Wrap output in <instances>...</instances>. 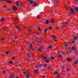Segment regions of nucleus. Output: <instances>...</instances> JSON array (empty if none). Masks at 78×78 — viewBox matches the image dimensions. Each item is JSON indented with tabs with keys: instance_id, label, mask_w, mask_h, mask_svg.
Here are the masks:
<instances>
[{
	"instance_id": "39448f33",
	"label": "nucleus",
	"mask_w": 78,
	"mask_h": 78,
	"mask_svg": "<svg viewBox=\"0 0 78 78\" xmlns=\"http://www.w3.org/2000/svg\"><path fill=\"white\" fill-rule=\"evenodd\" d=\"M73 39L75 41H76V39H78V36H75L73 37Z\"/></svg>"
},
{
	"instance_id": "c756f323",
	"label": "nucleus",
	"mask_w": 78,
	"mask_h": 78,
	"mask_svg": "<svg viewBox=\"0 0 78 78\" xmlns=\"http://www.w3.org/2000/svg\"><path fill=\"white\" fill-rule=\"evenodd\" d=\"M9 64H12V63H13V62H12V61H11L9 62Z\"/></svg>"
},
{
	"instance_id": "dca6fc26",
	"label": "nucleus",
	"mask_w": 78,
	"mask_h": 78,
	"mask_svg": "<svg viewBox=\"0 0 78 78\" xmlns=\"http://www.w3.org/2000/svg\"><path fill=\"white\" fill-rule=\"evenodd\" d=\"M75 10H76V11H77V12H78V7H75Z\"/></svg>"
},
{
	"instance_id": "de8ad7c7",
	"label": "nucleus",
	"mask_w": 78,
	"mask_h": 78,
	"mask_svg": "<svg viewBox=\"0 0 78 78\" xmlns=\"http://www.w3.org/2000/svg\"><path fill=\"white\" fill-rule=\"evenodd\" d=\"M75 2H78V0H74Z\"/></svg>"
},
{
	"instance_id": "ddd939ff",
	"label": "nucleus",
	"mask_w": 78,
	"mask_h": 78,
	"mask_svg": "<svg viewBox=\"0 0 78 78\" xmlns=\"http://www.w3.org/2000/svg\"><path fill=\"white\" fill-rule=\"evenodd\" d=\"M6 2L7 3H11L12 1H6Z\"/></svg>"
},
{
	"instance_id": "20e7f679",
	"label": "nucleus",
	"mask_w": 78,
	"mask_h": 78,
	"mask_svg": "<svg viewBox=\"0 0 78 78\" xmlns=\"http://www.w3.org/2000/svg\"><path fill=\"white\" fill-rule=\"evenodd\" d=\"M41 57L43 59H46L47 57L46 56H44V55H42L41 56Z\"/></svg>"
},
{
	"instance_id": "6ab92c4d",
	"label": "nucleus",
	"mask_w": 78,
	"mask_h": 78,
	"mask_svg": "<svg viewBox=\"0 0 78 78\" xmlns=\"http://www.w3.org/2000/svg\"><path fill=\"white\" fill-rule=\"evenodd\" d=\"M48 23H49V21L48 20H46V24H48Z\"/></svg>"
},
{
	"instance_id": "a211bd4d",
	"label": "nucleus",
	"mask_w": 78,
	"mask_h": 78,
	"mask_svg": "<svg viewBox=\"0 0 78 78\" xmlns=\"http://www.w3.org/2000/svg\"><path fill=\"white\" fill-rule=\"evenodd\" d=\"M78 63V60L74 62V64L75 65H76V64H77V63Z\"/></svg>"
},
{
	"instance_id": "473e14b6",
	"label": "nucleus",
	"mask_w": 78,
	"mask_h": 78,
	"mask_svg": "<svg viewBox=\"0 0 78 78\" xmlns=\"http://www.w3.org/2000/svg\"><path fill=\"white\" fill-rule=\"evenodd\" d=\"M49 30H52V27H49Z\"/></svg>"
},
{
	"instance_id": "13d9d810",
	"label": "nucleus",
	"mask_w": 78,
	"mask_h": 78,
	"mask_svg": "<svg viewBox=\"0 0 78 78\" xmlns=\"http://www.w3.org/2000/svg\"><path fill=\"white\" fill-rule=\"evenodd\" d=\"M7 71H8V72H9V71H10L9 69H7Z\"/></svg>"
},
{
	"instance_id": "72a5a7b5",
	"label": "nucleus",
	"mask_w": 78,
	"mask_h": 78,
	"mask_svg": "<svg viewBox=\"0 0 78 78\" xmlns=\"http://www.w3.org/2000/svg\"><path fill=\"white\" fill-rule=\"evenodd\" d=\"M51 66H48V69H50Z\"/></svg>"
},
{
	"instance_id": "79ce46f5",
	"label": "nucleus",
	"mask_w": 78,
	"mask_h": 78,
	"mask_svg": "<svg viewBox=\"0 0 78 78\" xmlns=\"http://www.w3.org/2000/svg\"><path fill=\"white\" fill-rule=\"evenodd\" d=\"M67 71H70V69H69V68H67Z\"/></svg>"
},
{
	"instance_id": "cd10ccee",
	"label": "nucleus",
	"mask_w": 78,
	"mask_h": 78,
	"mask_svg": "<svg viewBox=\"0 0 78 78\" xmlns=\"http://www.w3.org/2000/svg\"><path fill=\"white\" fill-rule=\"evenodd\" d=\"M70 51V48H69V51H66V53L67 55H69V52Z\"/></svg>"
},
{
	"instance_id": "4be33fe9",
	"label": "nucleus",
	"mask_w": 78,
	"mask_h": 78,
	"mask_svg": "<svg viewBox=\"0 0 78 78\" xmlns=\"http://www.w3.org/2000/svg\"><path fill=\"white\" fill-rule=\"evenodd\" d=\"M2 8H6V7H7V5H5L2 6Z\"/></svg>"
},
{
	"instance_id": "680f3d73",
	"label": "nucleus",
	"mask_w": 78,
	"mask_h": 78,
	"mask_svg": "<svg viewBox=\"0 0 78 78\" xmlns=\"http://www.w3.org/2000/svg\"><path fill=\"white\" fill-rule=\"evenodd\" d=\"M16 20H18V18H16V19H15V21H16Z\"/></svg>"
},
{
	"instance_id": "0eeeda50",
	"label": "nucleus",
	"mask_w": 78,
	"mask_h": 78,
	"mask_svg": "<svg viewBox=\"0 0 78 78\" xmlns=\"http://www.w3.org/2000/svg\"><path fill=\"white\" fill-rule=\"evenodd\" d=\"M13 9H14L15 10L17 11V10H18V9H17V8H16V6H14L13 7Z\"/></svg>"
},
{
	"instance_id": "1a4fd4ad",
	"label": "nucleus",
	"mask_w": 78,
	"mask_h": 78,
	"mask_svg": "<svg viewBox=\"0 0 78 78\" xmlns=\"http://www.w3.org/2000/svg\"><path fill=\"white\" fill-rule=\"evenodd\" d=\"M64 44H65L64 46L65 47H68V44H67L66 42H64Z\"/></svg>"
},
{
	"instance_id": "a19ab883",
	"label": "nucleus",
	"mask_w": 78,
	"mask_h": 78,
	"mask_svg": "<svg viewBox=\"0 0 78 78\" xmlns=\"http://www.w3.org/2000/svg\"><path fill=\"white\" fill-rule=\"evenodd\" d=\"M61 67H62L63 69H65V68H66V67H65L64 66H61Z\"/></svg>"
},
{
	"instance_id": "09e8293b",
	"label": "nucleus",
	"mask_w": 78,
	"mask_h": 78,
	"mask_svg": "<svg viewBox=\"0 0 78 78\" xmlns=\"http://www.w3.org/2000/svg\"><path fill=\"white\" fill-rule=\"evenodd\" d=\"M15 27L16 28H17V29H18L19 28V27L17 26H15Z\"/></svg>"
},
{
	"instance_id": "58836bf2",
	"label": "nucleus",
	"mask_w": 78,
	"mask_h": 78,
	"mask_svg": "<svg viewBox=\"0 0 78 78\" xmlns=\"http://www.w3.org/2000/svg\"><path fill=\"white\" fill-rule=\"evenodd\" d=\"M10 78H14V76H10L9 77Z\"/></svg>"
},
{
	"instance_id": "69168bd1",
	"label": "nucleus",
	"mask_w": 78,
	"mask_h": 78,
	"mask_svg": "<svg viewBox=\"0 0 78 78\" xmlns=\"http://www.w3.org/2000/svg\"><path fill=\"white\" fill-rule=\"evenodd\" d=\"M40 29V28L39 27H37V30H39V29Z\"/></svg>"
},
{
	"instance_id": "b1692460",
	"label": "nucleus",
	"mask_w": 78,
	"mask_h": 78,
	"mask_svg": "<svg viewBox=\"0 0 78 78\" xmlns=\"http://www.w3.org/2000/svg\"><path fill=\"white\" fill-rule=\"evenodd\" d=\"M62 24H63V25H65V24H68V23L66 22H64L62 23Z\"/></svg>"
},
{
	"instance_id": "7ed1b4c3",
	"label": "nucleus",
	"mask_w": 78,
	"mask_h": 78,
	"mask_svg": "<svg viewBox=\"0 0 78 78\" xmlns=\"http://www.w3.org/2000/svg\"><path fill=\"white\" fill-rule=\"evenodd\" d=\"M44 48V47H40L38 48V50L39 51L41 52L42 51V49Z\"/></svg>"
},
{
	"instance_id": "052dcab7",
	"label": "nucleus",
	"mask_w": 78,
	"mask_h": 78,
	"mask_svg": "<svg viewBox=\"0 0 78 78\" xmlns=\"http://www.w3.org/2000/svg\"><path fill=\"white\" fill-rule=\"evenodd\" d=\"M40 42L41 43H42V41H41V40H40Z\"/></svg>"
},
{
	"instance_id": "603ef678",
	"label": "nucleus",
	"mask_w": 78,
	"mask_h": 78,
	"mask_svg": "<svg viewBox=\"0 0 78 78\" xmlns=\"http://www.w3.org/2000/svg\"><path fill=\"white\" fill-rule=\"evenodd\" d=\"M45 76H44V75H42V78H44V77H45Z\"/></svg>"
},
{
	"instance_id": "2eb2a0df",
	"label": "nucleus",
	"mask_w": 78,
	"mask_h": 78,
	"mask_svg": "<svg viewBox=\"0 0 78 78\" xmlns=\"http://www.w3.org/2000/svg\"><path fill=\"white\" fill-rule=\"evenodd\" d=\"M27 55L29 58H31V55H30L29 53L27 54Z\"/></svg>"
},
{
	"instance_id": "423d86ee",
	"label": "nucleus",
	"mask_w": 78,
	"mask_h": 78,
	"mask_svg": "<svg viewBox=\"0 0 78 78\" xmlns=\"http://www.w3.org/2000/svg\"><path fill=\"white\" fill-rule=\"evenodd\" d=\"M39 69H37V70L36 69H35L34 70V72L36 73H38L39 72Z\"/></svg>"
},
{
	"instance_id": "c03bdc74",
	"label": "nucleus",
	"mask_w": 78,
	"mask_h": 78,
	"mask_svg": "<svg viewBox=\"0 0 78 78\" xmlns=\"http://www.w3.org/2000/svg\"><path fill=\"white\" fill-rule=\"evenodd\" d=\"M39 17L40 16L39 15H38L37 16V19H38V20L39 19Z\"/></svg>"
},
{
	"instance_id": "f03ea898",
	"label": "nucleus",
	"mask_w": 78,
	"mask_h": 78,
	"mask_svg": "<svg viewBox=\"0 0 78 78\" xmlns=\"http://www.w3.org/2000/svg\"><path fill=\"white\" fill-rule=\"evenodd\" d=\"M70 11L69 12V14H74V10L73 9H70Z\"/></svg>"
},
{
	"instance_id": "0e129e2a",
	"label": "nucleus",
	"mask_w": 78,
	"mask_h": 78,
	"mask_svg": "<svg viewBox=\"0 0 78 78\" xmlns=\"http://www.w3.org/2000/svg\"><path fill=\"white\" fill-rule=\"evenodd\" d=\"M38 66H39V65H37L36 66V67H37Z\"/></svg>"
},
{
	"instance_id": "e433bc0d",
	"label": "nucleus",
	"mask_w": 78,
	"mask_h": 78,
	"mask_svg": "<svg viewBox=\"0 0 78 78\" xmlns=\"http://www.w3.org/2000/svg\"><path fill=\"white\" fill-rule=\"evenodd\" d=\"M4 20H3V18H2L1 19V22H3Z\"/></svg>"
},
{
	"instance_id": "4468645a",
	"label": "nucleus",
	"mask_w": 78,
	"mask_h": 78,
	"mask_svg": "<svg viewBox=\"0 0 78 78\" xmlns=\"http://www.w3.org/2000/svg\"><path fill=\"white\" fill-rule=\"evenodd\" d=\"M54 3L55 5L57 4V1H56V0H54Z\"/></svg>"
},
{
	"instance_id": "bf43d9fd",
	"label": "nucleus",
	"mask_w": 78,
	"mask_h": 78,
	"mask_svg": "<svg viewBox=\"0 0 78 78\" xmlns=\"http://www.w3.org/2000/svg\"><path fill=\"white\" fill-rule=\"evenodd\" d=\"M21 6H23V3H21Z\"/></svg>"
},
{
	"instance_id": "aec40b11",
	"label": "nucleus",
	"mask_w": 78,
	"mask_h": 78,
	"mask_svg": "<svg viewBox=\"0 0 78 78\" xmlns=\"http://www.w3.org/2000/svg\"><path fill=\"white\" fill-rule=\"evenodd\" d=\"M67 60H68V61H72V59L71 58H68L67 59Z\"/></svg>"
},
{
	"instance_id": "338daca9",
	"label": "nucleus",
	"mask_w": 78,
	"mask_h": 78,
	"mask_svg": "<svg viewBox=\"0 0 78 78\" xmlns=\"http://www.w3.org/2000/svg\"><path fill=\"white\" fill-rule=\"evenodd\" d=\"M23 73H24V74H25V73H26V72H23Z\"/></svg>"
},
{
	"instance_id": "5701e85b",
	"label": "nucleus",
	"mask_w": 78,
	"mask_h": 78,
	"mask_svg": "<svg viewBox=\"0 0 78 78\" xmlns=\"http://www.w3.org/2000/svg\"><path fill=\"white\" fill-rule=\"evenodd\" d=\"M41 33H40L39 32L37 33V34L38 36H41Z\"/></svg>"
},
{
	"instance_id": "f257e3e1",
	"label": "nucleus",
	"mask_w": 78,
	"mask_h": 78,
	"mask_svg": "<svg viewBox=\"0 0 78 78\" xmlns=\"http://www.w3.org/2000/svg\"><path fill=\"white\" fill-rule=\"evenodd\" d=\"M57 55L58 56V58H61L62 57V55H60V51H58Z\"/></svg>"
},
{
	"instance_id": "c85d7f7f",
	"label": "nucleus",
	"mask_w": 78,
	"mask_h": 78,
	"mask_svg": "<svg viewBox=\"0 0 78 78\" xmlns=\"http://www.w3.org/2000/svg\"><path fill=\"white\" fill-rule=\"evenodd\" d=\"M61 73H59L58 75L57 76H58L59 77L60 76H61Z\"/></svg>"
},
{
	"instance_id": "37998d69",
	"label": "nucleus",
	"mask_w": 78,
	"mask_h": 78,
	"mask_svg": "<svg viewBox=\"0 0 78 78\" xmlns=\"http://www.w3.org/2000/svg\"><path fill=\"white\" fill-rule=\"evenodd\" d=\"M2 72L3 73H6V71H2Z\"/></svg>"
},
{
	"instance_id": "6e6552de",
	"label": "nucleus",
	"mask_w": 78,
	"mask_h": 78,
	"mask_svg": "<svg viewBox=\"0 0 78 78\" xmlns=\"http://www.w3.org/2000/svg\"><path fill=\"white\" fill-rule=\"evenodd\" d=\"M37 5V3H36V2H35L33 3V5L34 7H36Z\"/></svg>"
},
{
	"instance_id": "f3484780",
	"label": "nucleus",
	"mask_w": 78,
	"mask_h": 78,
	"mask_svg": "<svg viewBox=\"0 0 78 78\" xmlns=\"http://www.w3.org/2000/svg\"><path fill=\"white\" fill-rule=\"evenodd\" d=\"M72 49L73 50H75L76 49V48L75 47H72Z\"/></svg>"
},
{
	"instance_id": "c9c22d12",
	"label": "nucleus",
	"mask_w": 78,
	"mask_h": 78,
	"mask_svg": "<svg viewBox=\"0 0 78 78\" xmlns=\"http://www.w3.org/2000/svg\"><path fill=\"white\" fill-rule=\"evenodd\" d=\"M58 72H54V74H57V73H58Z\"/></svg>"
},
{
	"instance_id": "ea45409f",
	"label": "nucleus",
	"mask_w": 78,
	"mask_h": 78,
	"mask_svg": "<svg viewBox=\"0 0 78 78\" xmlns=\"http://www.w3.org/2000/svg\"><path fill=\"white\" fill-rule=\"evenodd\" d=\"M48 48H52V47H51V46H49L48 47Z\"/></svg>"
},
{
	"instance_id": "f8f14e48",
	"label": "nucleus",
	"mask_w": 78,
	"mask_h": 78,
	"mask_svg": "<svg viewBox=\"0 0 78 78\" xmlns=\"http://www.w3.org/2000/svg\"><path fill=\"white\" fill-rule=\"evenodd\" d=\"M51 37L54 39H56V37H57L55 36V35H51Z\"/></svg>"
},
{
	"instance_id": "774afa93",
	"label": "nucleus",
	"mask_w": 78,
	"mask_h": 78,
	"mask_svg": "<svg viewBox=\"0 0 78 78\" xmlns=\"http://www.w3.org/2000/svg\"><path fill=\"white\" fill-rule=\"evenodd\" d=\"M15 58V57H13L12 58V59H14Z\"/></svg>"
},
{
	"instance_id": "9d476101",
	"label": "nucleus",
	"mask_w": 78,
	"mask_h": 78,
	"mask_svg": "<svg viewBox=\"0 0 78 78\" xmlns=\"http://www.w3.org/2000/svg\"><path fill=\"white\" fill-rule=\"evenodd\" d=\"M54 21H55V19H53V18H52L51 19V22H52V23H54Z\"/></svg>"
},
{
	"instance_id": "4d7b16f0",
	"label": "nucleus",
	"mask_w": 78,
	"mask_h": 78,
	"mask_svg": "<svg viewBox=\"0 0 78 78\" xmlns=\"http://www.w3.org/2000/svg\"><path fill=\"white\" fill-rule=\"evenodd\" d=\"M55 42H57V39H55Z\"/></svg>"
},
{
	"instance_id": "864d4df0",
	"label": "nucleus",
	"mask_w": 78,
	"mask_h": 78,
	"mask_svg": "<svg viewBox=\"0 0 78 78\" xmlns=\"http://www.w3.org/2000/svg\"><path fill=\"white\" fill-rule=\"evenodd\" d=\"M18 30H19V31H21V29L19 28L18 29Z\"/></svg>"
},
{
	"instance_id": "6e6d98bb",
	"label": "nucleus",
	"mask_w": 78,
	"mask_h": 78,
	"mask_svg": "<svg viewBox=\"0 0 78 78\" xmlns=\"http://www.w3.org/2000/svg\"><path fill=\"white\" fill-rule=\"evenodd\" d=\"M3 30L4 31H6V29H3Z\"/></svg>"
},
{
	"instance_id": "8fccbe9b",
	"label": "nucleus",
	"mask_w": 78,
	"mask_h": 78,
	"mask_svg": "<svg viewBox=\"0 0 78 78\" xmlns=\"http://www.w3.org/2000/svg\"><path fill=\"white\" fill-rule=\"evenodd\" d=\"M33 45L32 44H30V46L29 48H30V47H32V46Z\"/></svg>"
},
{
	"instance_id": "4c0bfd02",
	"label": "nucleus",
	"mask_w": 78,
	"mask_h": 78,
	"mask_svg": "<svg viewBox=\"0 0 78 78\" xmlns=\"http://www.w3.org/2000/svg\"><path fill=\"white\" fill-rule=\"evenodd\" d=\"M75 41H73L72 42L71 44H74V43H75Z\"/></svg>"
},
{
	"instance_id": "393cba45",
	"label": "nucleus",
	"mask_w": 78,
	"mask_h": 78,
	"mask_svg": "<svg viewBox=\"0 0 78 78\" xmlns=\"http://www.w3.org/2000/svg\"><path fill=\"white\" fill-rule=\"evenodd\" d=\"M38 67H42V64H40L38 65Z\"/></svg>"
},
{
	"instance_id": "49530a36",
	"label": "nucleus",
	"mask_w": 78,
	"mask_h": 78,
	"mask_svg": "<svg viewBox=\"0 0 78 78\" xmlns=\"http://www.w3.org/2000/svg\"><path fill=\"white\" fill-rule=\"evenodd\" d=\"M5 39L3 37H1V40H4Z\"/></svg>"
},
{
	"instance_id": "2f4dec72",
	"label": "nucleus",
	"mask_w": 78,
	"mask_h": 78,
	"mask_svg": "<svg viewBox=\"0 0 78 78\" xmlns=\"http://www.w3.org/2000/svg\"><path fill=\"white\" fill-rule=\"evenodd\" d=\"M34 2V1H31L30 2V4H31V5H32V4H33V2Z\"/></svg>"
},
{
	"instance_id": "5fc2aeb1",
	"label": "nucleus",
	"mask_w": 78,
	"mask_h": 78,
	"mask_svg": "<svg viewBox=\"0 0 78 78\" xmlns=\"http://www.w3.org/2000/svg\"><path fill=\"white\" fill-rule=\"evenodd\" d=\"M44 67H47V65L46 64H44Z\"/></svg>"
},
{
	"instance_id": "3c124183",
	"label": "nucleus",
	"mask_w": 78,
	"mask_h": 78,
	"mask_svg": "<svg viewBox=\"0 0 78 78\" xmlns=\"http://www.w3.org/2000/svg\"><path fill=\"white\" fill-rule=\"evenodd\" d=\"M55 29H58V30H59V28L58 27H56Z\"/></svg>"
},
{
	"instance_id": "e2e57ef3",
	"label": "nucleus",
	"mask_w": 78,
	"mask_h": 78,
	"mask_svg": "<svg viewBox=\"0 0 78 78\" xmlns=\"http://www.w3.org/2000/svg\"><path fill=\"white\" fill-rule=\"evenodd\" d=\"M76 55H78V52H76Z\"/></svg>"
},
{
	"instance_id": "a18cd8bd",
	"label": "nucleus",
	"mask_w": 78,
	"mask_h": 78,
	"mask_svg": "<svg viewBox=\"0 0 78 78\" xmlns=\"http://www.w3.org/2000/svg\"><path fill=\"white\" fill-rule=\"evenodd\" d=\"M30 48V49H31V50H33V48L31 47L30 48Z\"/></svg>"
},
{
	"instance_id": "bb28decb",
	"label": "nucleus",
	"mask_w": 78,
	"mask_h": 78,
	"mask_svg": "<svg viewBox=\"0 0 78 78\" xmlns=\"http://www.w3.org/2000/svg\"><path fill=\"white\" fill-rule=\"evenodd\" d=\"M45 62H47L48 63L49 62V60H45Z\"/></svg>"
},
{
	"instance_id": "7c9ffc66",
	"label": "nucleus",
	"mask_w": 78,
	"mask_h": 78,
	"mask_svg": "<svg viewBox=\"0 0 78 78\" xmlns=\"http://www.w3.org/2000/svg\"><path fill=\"white\" fill-rule=\"evenodd\" d=\"M47 31V29H46L44 30V32L45 33H46Z\"/></svg>"
},
{
	"instance_id": "f704fd0d",
	"label": "nucleus",
	"mask_w": 78,
	"mask_h": 78,
	"mask_svg": "<svg viewBox=\"0 0 78 78\" xmlns=\"http://www.w3.org/2000/svg\"><path fill=\"white\" fill-rule=\"evenodd\" d=\"M5 53L7 55H8V54H9V52H8V51H6L5 52Z\"/></svg>"
},
{
	"instance_id": "a878e982",
	"label": "nucleus",
	"mask_w": 78,
	"mask_h": 78,
	"mask_svg": "<svg viewBox=\"0 0 78 78\" xmlns=\"http://www.w3.org/2000/svg\"><path fill=\"white\" fill-rule=\"evenodd\" d=\"M26 77L27 78H30V75H27L26 76Z\"/></svg>"
},
{
	"instance_id": "412c9836",
	"label": "nucleus",
	"mask_w": 78,
	"mask_h": 78,
	"mask_svg": "<svg viewBox=\"0 0 78 78\" xmlns=\"http://www.w3.org/2000/svg\"><path fill=\"white\" fill-rule=\"evenodd\" d=\"M50 58L52 60H53L54 59H55V58H54V57H53V56L51 57Z\"/></svg>"
},
{
	"instance_id": "9b49d317",
	"label": "nucleus",
	"mask_w": 78,
	"mask_h": 78,
	"mask_svg": "<svg viewBox=\"0 0 78 78\" xmlns=\"http://www.w3.org/2000/svg\"><path fill=\"white\" fill-rule=\"evenodd\" d=\"M16 4L17 6H19V2H18V1H17L16 2Z\"/></svg>"
}]
</instances>
